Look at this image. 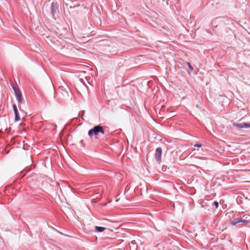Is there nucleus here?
I'll return each instance as SVG.
<instances>
[{"instance_id": "obj_1", "label": "nucleus", "mask_w": 250, "mask_h": 250, "mask_svg": "<svg viewBox=\"0 0 250 250\" xmlns=\"http://www.w3.org/2000/svg\"><path fill=\"white\" fill-rule=\"evenodd\" d=\"M100 133L102 134H104V130L101 125H97L95 126L93 128L90 129L88 131V134L90 137H92L93 135H98Z\"/></svg>"}, {"instance_id": "obj_2", "label": "nucleus", "mask_w": 250, "mask_h": 250, "mask_svg": "<svg viewBox=\"0 0 250 250\" xmlns=\"http://www.w3.org/2000/svg\"><path fill=\"white\" fill-rule=\"evenodd\" d=\"M248 218H250L249 216L244 215L243 217L234 219L231 221V224L233 225H235L238 223H242L244 225H247L250 222L247 220Z\"/></svg>"}, {"instance_id": "obj_3", "label": "nucleus", "mask_w": 250, "mask_h": 250, "mask_svg": "<svg viewBox=\"0 0 250 250\" xmlns=\"http://www.w3.org/2000/svg\"><path fill=\"white\" fill-rule=\"evenodd\" d=\"M13 89L14 91V93L16 97V99L19 104H22L24 102V99L22 97V95L18 87H17L16 86L13 85L12 86Z\"/></svg>"}, {"instance_id": "obj_4", "label": "nucleus", "mask_w": 250, "mask_h": 250, "mask_svg": "<svg viewBox=\"0 0 250 250\" xmlns=\"http://www.w3.org/2000/svg\"><path fill=\"white\" fill-rule=\"evenodd\" d=\"M162 149L161 147H158L156 149L155 152V158L157 162L160 164L161 162V156Z\"/></svg>"}, {"instance_id": "obj_5", "label": "nucleus", "mask_w": 250, "mask_h": 250, "mask_svg": "<svg viewBox=\"0 0 250 250\" xmlns=\"http://www.w3.org/2000/svg\"><path fill=\"white\" fill-rule=\"evenodd\" d=\"M233 125L240 128H249L250 127V124L246 123L241 124L234 123Z\"/></svg>"}, {"instance_id": "obj_6", "label": "nucleus", "mask_w": 250, "mask_h": 250, "mask_svg": "<svg viewBox=\"0 0 250 250\" xmlns=\"http://www.w3.org/2000/svg\"><path fill=\"white\" fill-rule=\"evenodd\" d=\"M57 9V5L56 3L52 2L51 4V13L53 16L56 13V9Z\"/></svg>"}, {"instance_id": "obj_7", "label": "nucleus", "mask_w": 250, "mask_h": 250, "mask_svg": "<svg viewBox=\"0 0 250 250\" xmlns=\"http://www.w3.org/2000/svg\"><path fill=\"white\" fill-rule=\"evenodd\" d=\"M14 114H15V121L17 122V121H20V116L18 110L16 112L15 111Z\"/></svg>"}, {"instance_id": "obj_8", "label": "nucleus", "mask_w": 250, "mask_h": 250, "mask_svg": "<svg viewBox=\"0 0 250 250\" xmlns=\"http://www.w3.org/2000/svg\"><path fill=\"white\" fill-rule=\"evenodd\" d=\"M95 229L97 231L101 232H103V231H104L105 229V228L96 226Z\"/></svg>"}, {"instance_id": "obj_9", "label": "nucleus", "mask_w": 250, "mask_h": 250, "mask_svg": "<svg viewBox=\"0 0 250 250\" xmlns=\"http://www.w3.org/2000/svg\"><path fill=\"white\" fill-rule=\"evenodd\" d=\"M13 107L14 112H15V111H16V112L17 111H18V108H17V106H16V104H14L13 105Z\"/></svg>"}, {"instance_id": "obj_10", "label": "nucleus", "mask_w": 250, "mask_h": 250, "mask_svg": "<svg viewBox=\"0 0 250 250\" xmlns=\"http://www.w3.org/2000/svg\"><path fill=\"white\" fill-rule=\"evenodd\" d=\"M213 204L215 205L216 208H218V206H219V203L217 201H214L213 202Z\"/></svg>"}, {"instance_id": "obj_11", "label": "nucleus", "mask_w": 250, "mask_h": 250, "mask_svg": "<svg viewBox=\"0 0 250 250\" xmlns=\"http://www.w3.org/2000/svg\"><path fill=\"white\" fill-rule=\"evenodd\" d=\"M194 147H200L202 146V145L201 144H196L194 145Z\"/></svg>"}, {"instance_id": "obj_12", "label": "nucleus", "mask_w": 250, "mask_h": 250, "mask_svg": "<svg viewBox=\"0 0 250 250\" xmlns=\"http://www.w3.org/2000/svg\"><path fill=\"white\" fill-rule=\"evenodd\" d=\"M188 66L189 67V68L190 69L191 71L193 70V68L192 66L191 65L190 63L189 62H188Z\"/></svg>"}, {"instance_id": "obj_13", "label": "nucleus", "mask_w": 250, "mask_h": 250, "mask_svg": "<svg viewBox=\"0 0 250 250\" xmlns=\"http://www.w3.org/2000/svg\"><path fill=\"white\" fill-rule=\"evenodd\" d=\"M80 142L82 143L83 142V140H81Z\"/></svg>"}]
</instances>
